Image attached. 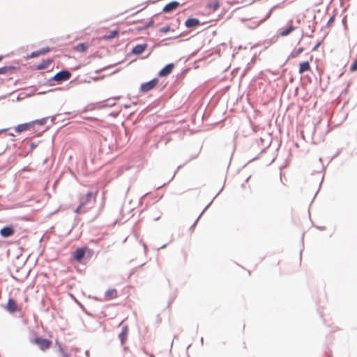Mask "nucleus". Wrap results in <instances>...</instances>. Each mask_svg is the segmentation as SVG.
I'll use <instances>...</instances> for the list:
<instances>
[{
  "label": "nucleus",
  "mask_w": 357,
  "mask_h": 357,
  "mask_svg": "<svg viewBox=\"0 0 357 357\" xmlns=\"http://www.w3.org/2000/svg\"><path fill=\"white\" fill-rule=\"evenodd\" d=\"M30 342L33 344L38 345L39 349L43 351L49 349L52 344L51 340L41 337H36L35 338L31 339Z\"/></svg>",
  "instance_id": "f257e3e1"
},
{
  "label": "nucleus",
  "mask_w": 357,
  "mask_h": 357,
  "mask_svg": "<svg viewBox=\"0 0 357 357\" xmlns=\"http://www.w3.org/2000/svg\"><path fill=\"white\" fill-rule=\"evenodd\" d=\"M158 79L154 78L148 82L143 83L140 86V91L143 93H146L153 89L158 85Z\"/></svg>",
  "instance_id": "f03ea898"
},
{
  "label": "nucleus",
  "mask_w": 357,
  "mask_h": 357,
  "mask_svg": "<svg viewBox=\"0 0 357 357\" xmlns=\"http://www.w3.org/2000/svg\"><path fill=\"white\" fill-rule=\"evenodd\" d=\"M5 308L11 314L15 313V312L21 311V307L17 305V302L13 298L8 299Z\"/></svg>",
  "instance_id": "7ed1b4c3"
},
{
  "label": "nucleus",
  "mask_w": 357,
  "mask_h": 357,
  "mask_svg": "<svg viewBox=\"0 0 357 357\" xmlns=\"http://www.w3.org/2000/svg\"><path fill=\"white\" fill-rule=\"evenodd\" d=\"M312 60H313V56L310 55L309 60H307L306 61H303L300 63L299 69H298L299 74L302 75L307 71L311 70L310 63L312 61Z\"/></svg>",
  "instance_id": "20e7f679"
},
{
  "label": "nucleus",
  "mask_w": 357,
  "mask_h": 357,
  "mask_svg": "<svg viewBox=\"0 0 357 357\" xmlns=\"http://www.w3.org/2000/svg\"><path fill=\"white\" fill-rule=\"evenodd\" d=\"M71 74L68 70H62L56 73L54 77V80L56 82L66 81L70 79Z\"/></svg>",
  "instance_id": "39448f33"
},
{
  "label": "nucleus",
  "mask_w": 357,
  "mask_h": 357,
  "mask_svg": "<svg viewBox=\"0 0 357 357\" xmlns=\"http://www.w3.org/2000/svg\"><path fill=\"white\" fill-rule=\"evenodd\" d=\"M34 121L20 124L15 128V130L16 132L20 133L22 132L31 129V128H32L34 126Z\"/></svg>",
  "instance_id": "423d86ee"
},
{
  "label": "nucleus",
  "mask_w": 357,
  "mask_h": 357,
  "mask_svg": "<svg viewBox=\"0 0 357 357\" xmlns=\"http://www.w3.org/2000/svg\"><path fill=\"white\" fill-rule=\"evenodd\" d=\"M14 229L12 226L3 227L0 229V235L3 238H8L14 234Z\"/></svg>",
  "instance_id": "0eeeda50"
},
{
  "label": "nucleus",
  "mask_w": 357,
  "mask_h": 357,
  "mask_svg": "<svg viewBox=\"0 0 357 357\" xmlns=\"http://www.w3.org/2000/svg\"><path fill=\"white\" fill-rule=\"evenodd\" d=\"M179 6V3L178 1H172L167 4H166L162 10L165 13H169L174 10H176Z\"/></svg>",
  "instance_id": "6e6552de"
},
{
  "label": "nucleus",
  "mask_w": 357,
  "mask_h": 357,
  "mask_svg": "<svg viewBox=\"0 0 357 357\" xmlns=\"http://www.w3.org/2000/svg\"><path fill=\"white\" fill-rule=\"evenodd\" d=\"M53 60L52 59H47L45 60H43L38 65L36 66V70H44L49 68V66L52 63Z\"/></svg>",
  "instance_id": "1a4fd4ad"
},
{
  "label": "nucleus",
  "mask_w": 357,
  "mask_h": 357,
  "mask_svg": "<svg viewBox=\"0 0 357 357\" xmlns=\"http://www.w3.org/2000/svg\"><path fill=\"white\" fill-rule=\"evenodd\" d=\"M105 297L107 301H109V300L116 298L118 297V291L116 289H108L105 292Z\"/></svg>",
  "instance_id": "9d476101"
},
{
  "label": "nucleus",
  "mask_w": 357,
  "mask_h": 357,
  "mask_svg": "<svg viewBox=\"0 0 357 357\" xmlns=\"http://www.w3.org/2000/svg\"><path fill=\"white\" fill-rule=\"evenodd\" d=\"M200 24V22L198 19L197 18H188L185 22V25L188 27V28H193V27H197Z\"/></svg>",
  "instance_id": "9b49d317"
},
{
  "label": "nucleus",
  "mask_w": 357,
  "mask_h": 357,
  "mask_svg": "<svg viewBox=\"0 0 357 357\" xmlns=\"http://www.w3.org/2000/svg\"><path fill=\"white\" fill-rule=\"evenodd\" d=\"M206 7L209 10V11L214 12L219 8L220 2L218 0H213V1L208 3Z\"/></svg>",
  "instance_id": "f8f14e48"
},
{
  "label": "nucleus",
  "mask_w": 357,
  "mask_h": 357,
  "mask_svg": "<svg viewBox=\"0 0 357 357\" xmlns=\"http://www.w3.org/2000/svg\"><path fill=\"white\" fill-rule=\"evenodd\" d=\"M174 68V64L170 63L167 65L165 68H163L159 73V75L161 77H165L168 75L172 71Z\"/></svg>",
  "instance_id": "ddd939ff"
},
{
  "label": "nucleus",
  "mask_w": 357,
  "mask_h": 357,
  "mask_svg": "<svg viewBox=\"0 0 357 357\" xmlns=\"http://www.w3.org/2000/svg\"><path fill=\"white\" fill-rule=\"evenodd\" d=\"M49 52H50V47L42 48L38 51L31 52L29 57H31V58L37 57L40 55L45 54L48 53Z\"/></svg>",
  "instance_id": "4468645a"
},
{
  "label": "nucleus",
  "mask_w": 357,
  "mask_h": 357,
  "mask_svg": "<svg viewBox=\"0 0 357 357\" xmlns=\"http://www.w3.org/2000/svg\"><path fill=\"white\" fill-rule=\"evenodd\" d=\"M147 48L146 44H139L135 46L132 52L135 54H140Z\"/></svg>",
  "instance_id": "2eb2a0df"
},
{
  "label": "nucleus",
  "mask_w": 357,
  "mask_h": 357,
  "mask_svg": "<svg viewBox=\"0 0 357 357\" xmlns=\"http://www.w3.org/2000/svg\"><path fill=\"white\" fill-rule=\"evenodd\" d=\"M85 251L82 248H78L74 253V257L76 260L80 261L84 256Z\"/></svg>",
  "instance_id": "dca6fc26"
},
{
  "label": "nucleus",
  "mask_w": 357,
  "mask_h": 357,
  "mask_svg": "<svg viewBox=\"0 0 357 357\" xmlns=\"http://www.w3.org/2000/svg\"><path fill=\"white\" fill-rule=\"evenodd\" d=\"M295 29V27L292 25L289 26V27L284 29L280 32L281 36H286L291 33Z\"/></svg>",
  "instance_id": "f3484780"
},
{
  "label": "nucleus",
  "mask_w": 357,
  "mask_h": 357,
  "mask_svg": "<svg viewBox=\"0 0 357 357\" xmlns=\"http://www.w3.org/2000/svg\"><path fill=\"white\" fill-rule=\"evenodd\" d=\"M119 33V31L117 30H114L109 32V33L103 36V38L105 39H112L115 38Z\"/></svg>",
  "instance_id": "a211bd4d"
},
{
  "label": "nucleus",
  "mask_w": 357,
  "mask_h": 357,
  "mask_svg": "<svg viewBox=\"0 0 357 357\" xmlns=\"http://www.w3.org/2000/svg\"><path fill=\"white\" fill-rule=\"evenodd\" d=\"M303 50H304L303 47H299L298 50L293 51L291 52L290 56L291 58H296V57L298 56L303 52Z\"/></svg>",
  "instance_id": "6ab92c4d"
},
{
  "label": "nucleus",
  "mask_w": 357,
  "mask_h": 357,
  "mask_svg": "<svg viewBox=\"0 0 357 357\" xmlns=\"http://www.w3.org/2000/svg\"><path fill=\"white\" fill-rule=\"evenodd\" d=\"M153 24V21L152 20H151L144 26L136 27V30H137L139 31H142V30H144V29H148L149 27L151 26Z\"/></svg>",
  "instance_id": "aec40b11"
},
{
  "label": "nucleus",
  "mask_w": 357,
  "mask_h": 357,
  "mask_svg": "<svg viewBox=\"0 0 357 357\" xmlns=\"http://www.w3.org/2000/svg\"><path fill=\"white\" fill-rule=\"evenodd\" d=\"M75 50L78 52H84L87 50V45L84 43H81L75 47Z\"/></svg>",
  "instance_id": "412c9836"
},
{
  "label": "nucleus",
  "mask_w": 357,
  "mask_h": 357,
  "mask_svg": "<svg viewBox=\"0 0 357 357\" xmlns=\"http://www.w3.org/2000/svg\"><path fill=\"white\" fill-rule=\"evenodd\" d=\"M171 29L169 26H166L164 27L160 28V31L162 33H167Z\"/></svg>",
  "instance_id": "4be33fe9"
},
{
  "label": "nucleus",
  "mask_w": 357,
  "mask_h": 357,
  "mask_svg": "<svg viewBox=\"0 0 357 357\" xmlns=\"http://www.w3.org/2000/svg\"><path fill=\"white\" fill-rule=\"evenodd\" d=\"M9 70L8 67L0 68V74H4Z\"/></svg>",
  "instance_id": "5701e85b"
},
{
  "label": "nucleus",
  "mask_w": 357,
  "mask_h": 357,
  "mask_svg": "<svg viewBox=\"0 0 357 357\" xmlns=\"http://www.w3.org/2000/svg\"><path fill=\"white\" fill-rule=\"evenodd\" d=\"M334 19H335V15H333V16L329 19V20L328 21L327 24H328V26H331V25L333 24V22H334Z\"/></svg>",
  "instance_id": "b1692460"
},
{
  "label": "nucleus",
  "mask_w": 357,
  "mask_h": 357,
  "mask_svg": "<svg viewBox=\"0 0 357 357\" xmlns=\"http://www.w3.org/2000/svg\"><path fill=\"white\" fill-rule=\"evenodd\" d=\"M320 45V43H318L315 47L312 49L313 51H315L317 50V49L318 48V47Z\"/></svg>",
  "instance_id": "393cba45"
},
{
  "label": "nucleus",
  "mask_w": 357,
  "mask_h": 357,
  "mask_svg": "<svg viewBox=\"0 0 357 357\" xmlns=\"http://www.w3.org/2000/svg\"><path fill=\"white\" fill-rule=\"evenodd\" d=\"M34 122H35V123H40V124H43V121H38V120H37V121H34Z\"/></svg>",
  "instance_id": "a878e982"
},
{
  "label": "nucleus",
  "mask_w": 357,
  "mask_h": 357,
  "mask_svg": "<svg viewBox=\"0 0 357 357\" xmlns=\"http://www.w3.org/2000/svg\"><path fill=\"white\" fill-rule=\"evenodd\" d=\"M63 357H69L67 354H64Z\"/></svg>",
  "instance_id": "bb28decb"
},
{
  "label": "nucleus",
  "mask_w": 357,
  "mask_h": 357,
  "mask_svg": "<svg viewBox=\"0 0 357 357\" xmlns=\"http://www.w3.org/2000/svg\"><path fill=\"white\" fill-rule=\"evenodd\" d=\"M3 59V56H0V61H1Z\"/></svg>",
  "instance_id": "cd10ccee"
}]
</instances>
